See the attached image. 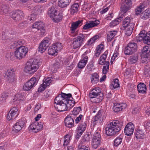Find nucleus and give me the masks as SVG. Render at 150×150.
<instances>
[{
    "mask_svg": "<svg viewBox=\"0 0 150 150\" xmlns=\"http://www.w3.org/2000/svg\"><path fill=\"white\" fill-rule=\"evenodd\" d=\"M104 119L103 116L100 114H98L95 116L93 121V123L95 124L98 123L100 124Z\"/></svg>",
    "mask_w": 150,
    "mask_h": 150,
    "instance_id": "26",
    "label": "nucleus"
},
{
    "mask_svg": "<svg viewBox=\"0 0 150 150\" xmlns=\"http://www.w3.org/2000/svg\"><path fill=\"white\" fill-rule=\"evenodd\" d=\"M14 56H15L14 55V53L13 52H8L6 54V55L7 58L11 59H13Z\"/></svg>",
    "mask_w": 150,
    "mask_h": 150,
    "instance_id": "62",
    "label": "nucleus"
},
{
    "mask_svg": "<svg viewBox=\"0 0 150 150\" xmlns=\"http://www.w3.org/2000/svg\"><path fill=\"white\" fill-rule=\"evenodd\" d=\"M141 18L147 19L150 17V9H147L143 12L141 15Z\"/></svg>",
    "mask_w": 150,
    "mask_h": 150,
    "instance_id": "35",
    "label": "nucleus"
},
{
    "mask_svg": "<svg viewBox=\"0 0 150 150\" xmlns=\"http://www.w3.org/2000/svg\"><path fill=\"white\" fill-rule=\"evenodd\" d=\"M52 80L50 77L45 78L43 80V83L47 87L50 85L52 82Z\"/></svg>",
    "mask_w": 150,
    "mask_h": 150,
    "instance_id": "56",
    "label": "nucleus"
},
{
    "mask_svg": "<svg viewBox=\"0 0 150 150\" xmlns=\"http://www.w3.org/2000/svg\"><path fill=\"white\" fill-rule=\"evenodd\" d=\"M89 140L90 137L88 135H86L82 138L79 144H81L82 145L85 146L86 145V143L89 141Z\"/></svg>",
    "mask_w": 150,
    "mask_h": 150,
    "instance_id": "44",
    "label": "nucleus"
},
{
    "mask_svg": "<svg viewBox=\"0 0 150 150\" xmlns=\"http://www.w3.org/2000/svg\"><path fill=\"white\" fill-rule=\"evenodd\" d=\"M123 123L121 121L115 120L110 122L105 128V133L108 136H112L120 130Z\"/></svg>",
    "mask_w": 150,
    "mask_h": 150,
    "instance_id": "2",
    "label": "nucleus"
},
{
    "mask_svg": "<svg viewBox=\"0 0 150 150\" xmlns=\"http://www.w3.org/2000/svg\"><path fill=\"white\" fill-rule=\"evenodd\" d=\"M28 51V48L25 46H20L14 52V56L17 59H21L24 58Z\"/></svg>",
    "mask_w": 150,
    "mask_h": 150,
    "instance_id": "6",
    "label": "nucleus"
},
{
    "mask_svg": "<svg viewBox=\"0 0 150 150\" xmlns=\"http://www.w3.org/2000/svg\"><path fill=\"white\" fill-rule=\"evenodd\" d=\"M87 123V121H85L84 122L80 124L78 127V129L84 132L86 128Z\"/></svg>",
    "mask_w": 150,
    "mask_h": 150,
    "instance_id": "50",
    "label": "nucleus"
},
{
    "mask_svg": "<svg viewBox=\"0 0 150 150\" xmlns=\"http://www.w3.org/2000/svg\"><path fill=\"white\" fill-rule=\"evenodd\" d=\"M40 62L37 59H30L26 63L24 69L25 73L30 74H33L38 69Z\"/></svg>",
    "mask_w": 150,
    "mask_h": 150,
    "instance_id": "3",
    "label": "nucleus"
},
{
    "mask_svg": "<svg viewBox=\"0 0 150 150\" xmlns=\"http://www.w3.org/2000/svg\"><path fill=\"white\" fill-rule=\"evenodd\" d=\"M99 75L97 73H94L91 74V81L92 83H96L99 80Z\"/></svg>",
    "mask_w": 150,
    "mask_h": 150,
    "instance_id": "39",
    "label": "nucleus"
},
{
    "mask_svg": "<svg viewBox=\"0 0 150 150\" xmlns=\"http://www.w3.org/2000/svg\"><path fill=\"white\" fill-rule=\"evenodd\" d=\"M117 31L113 30L110 31L108 34L107 36V40L108 41H111L114 37L117 34Z\"/></svg>",
    "mask_w": 150,
    "mask_h": 150,
    "instance_id": "42",
    "label": "nucleus"
},
{
    "mask_svg": "<svg viewBox=\"0 0 150 150\" xmlns=\"http://www.w3.org/2000/svg\"><path fill=\"white\" fill-rule=\"evenodd\" d=\"M71 94L62 93L57 96L54 100V106L58 112L69 110L74 105Z\"/></svg>",
    "mask_w": 150,
    "mask_h": 150,
    "instance_id": "1",
    "label": "nucleus"
},
{
    "mask_svg": "<svg viewBox=\"0 0 150 150\" xmlns=\"http://www.w3.org/2000/svg\"><path fill=\"white\" fill-rule=\"evenodd\" d=\"M71 114L67 115L65 118L64 123L65 126L67 127L71 128L74 126V120Z\"/></svg>",
    "mask_w": 150,
    "mask_h": 150,
    "instance_id": "19",
    "label": "nucleus"
},
{
    "mask_svg": "<svg viewBox=\"0 0 150 150\" xmlns=\"http://www.w3.org/2000/svg\"><path fill=\"white\" fill-rule=\"evenodd\" d=\"M103 94L101 93L100 89L95 88L90 92L89 96L91 98H96L95 102L98 103L100 102L103 99Z\"/></svg>",
    "mask_w": 150,
    "mask_h": 150,
    "instance_id": "5",
    "label": "nucleus"
},
{
    "mask_svg": "<svg viewBox=\"0 0 150 150\" xmlns=\"http://www.w3.org/2000/svg\"><path fill=\"white\" fill-rule=\"evenodd\" d=\"M24 99L23 95L20 93H18L15 95L12 98V101L13 102L17 101L18 103H19L21 100Z\"/></svg>",
    "mask_w": 150,
    "mask_h": 150,
    "instance_id": "29",
    "label": "nucleus"
},
{
    "mask_svg": "<svg viewBox=\"0 0 150 150\" xmlns=\"http://www.w3.org/2000/svg\"><path fill=\"white\" fill-rule=\"evenodd\" d=\"M49 39L45 38L41 42L38 48V51L41 53L44 52L49 45Z\"/></svg>",
    "mask_w": 150,
    "mask_h": 150,
    "instance_id": "14",
    "label": "nucleus"
},
{
    "mask_svg": "<svg viewBox=\"0 0 150 150\" xmlns=\"http://www.w3.org/2000/svg\"><path fill=\"white\" fill-rule=\"evenodd\" d=\"M79 150H88V148L84 145H82L81 144L79 145Z\"/></svg>",
    "mask_w": 150,
    "mask_h": 150,
    "instance_id": "64",
    "label": "nucleus"
},
{
    "mask_svg": "<svg viewBox=\"0 0 150 150\" xmlns=\"http://www.w3.org/2000/svg\"><path fill=\"white\" fill-rule=\"evenodd\" d=\"M37 82L35 77H32L25 83L23 86V89L25 91L30 90L37 84Z\"/></svg>",
    "mask_w": 150,
    "mask_h": 150,
    "instance_id": "9",
    "label": "nucleus"
},
{
    "mask_svg": "<svg viewBox=\"0 0 150 150\" xmlns=\"http://www.w3.org/2000/svg\"><path fill=\"white\" fill-rule=\"evenodd\" d=\"M103 44H100L98 45L95 50V55L96 57H98L103 51Z\"/></svg>",
    "mask_w": 150,
    "mask_h": 150,
    "instance_id": "31",
    "label": "nucleus"
},
{
    "mask_svg": "<svg viewBox=\"0 0 150 150\" xmlns=\"http://www.w3.org/2000/svg\"><path fill=\"white\" fill-rule=\"evenodd\" d=\"M62 48L61 43H57L50 46L48 51V54L50 55H54L57 52L60 51Z\"/></svg>",
    "mask_w": 150,
    "mask_h": 150,
    "instance_id": "10",
    "label": "nucleus"
},
{
    "mask_svg": "<svg viewBox=\"0 0 150 150\" xmlns=\"http://www.w3.org/2000/svg\"><path fill=\"white\" fill-rule=\"evenodd\" d=\"M137 89L139 93H145L146 90V85L143 83H139L137 86Z\"/></svg>",
    "mask_w": 150,
    "mask_h": 150,
    "instance_id": "30",
    "label": "nucleus"
},
{
    "mask_svg": "<svg viewBox=\"0 0 150 150\" xmlns=\"http://www.w3.org/2000/svg\"><path fill=\"white\" fill-rule=\"evenodd\" d=\"M43 125L41 122L39 123L37 122L32 123L29 127V129L34 132H37L43 127Z\"/></svg>",
    "mask_w": 150,
    "mask_h": 150,
    "instance_id": "16",
    "label": "nucleus"
},
{
    "mask_svg": "<svg viewBox=\"0 0 150 150\" xmlns=\"http://www.w3.org/2000/svg\"><path fill=\"white\" fill-rule=\"evenodd\" d=\"M1 12H2L5 13H6L8 11V7L4 5H2L1 7Z\"/></svg>",
    "mask_w": 150,
    "mask_h": 150,
    "instance_id": "60",
    "label": "nucleus"
},
{
    "mask_svg": "<svg viewBox=\"0 0 150 150\" xmlns=\"http://www.w3.org/2000/svg\"><path fill=\"white\" fill-rule=\"evenodd\" d=\"M22 45L23 43L22 41L19 40L16 42H15L14 43H12L11 48H16V49H17L20 46H22Z\"/></svg>",
    "mask_w": 150,
    "mask_h": 150,
    "instance_id": "47",
    "label": "nucleus"
},
{
    "mask_svg": "<svg viewBox=\"0 0 150 150\" xmlns=\"http://www.w3.org/2000/svg\"><path fill=\"white\" fill-rule=\"evenodd\" d=\"M23 17V13L21 11H18L15 13H13L11 15V18L16 21H19Z\"/></svg>",
    "mask_w": 150,
    "mask_h": 150,
    "instance_id": "21",
    "label": "nucleus"
},
{
    "mask_svg": "<svg viewBox=\"0 0 150 150\" xmlns=\"http://www.w3.org/2000/svg\"><path fill=\"white\" fill-rule=\"evenodd\" d=\"M135 126L134 124L131 122L127 124L124 129L125 134L127 136H130L134 132Z\"/></svg>",
    "mask_w": 150,
    "mask_h": 150,
    "instance_id": "17",
    "label": "nucleus"
},
{
    "mask_svg": "<svg viewBox=\"0 0 150 150\" xmlns=\"http://www.w3.org/2000/svg\"><path fill=\"white\" fill-rule=\"evenodd\" d=\"M89 52L88 51L85 52L82 55V57L78 64L79 68L82 69L86 66L88 62V55Z\"/></svg>",
    "mask_w": 150,
    "mask_h": 150,
    "instance_id": "13",
    "label": "nucleus"
},
{
    "mask_svg": "<svg viewBox=\"0 0 150 150\" xmlns=\"http://www.w3.org/2000/svg\"><path fill=\"white\" fill-rule=\"evenodd\" d=\"M144 74L146 77H149L150 76V65H147L145 67Z\"/></svg>",
    "mask_w": 150,
    "mask_h": 150,
    "instance_id": "52",
    "label": "nucleus"
},
{
    "mask_svg": "<svg viewBox=\"0 0 150 150\" xmlns=\"http://www.w3.org/2000/svg\"><path fill=\"white\" fill-rule=\"evenodd\" d=\"M130 23H133L131 22V20L130 17H127L125 18L123 22L122 27H125L126 26L130 25Z\"/></svg>",
    "mask_w": 150,
    "mask_h": 150,
    "instance_id": "46",
    "label": "nucleus"
},
{
    "mask_svg": "<svg viewBox=\"0 0 150 150\" xmlns=\"http://www.w3.org/2000/svg\"><path fill=\"white\" fill-rule=\"evenodd\" d=\"M137 48L136 43L134 42L129 43L125 48V54L126 55H130L136 52Z\"/></svg>",
    "mask_w": 150,
    "mask_h": 150,
    "instance_id": "8",
    "label": "nucleus"
},
{
    "mask_svg": "<svg viewBox=\"0 0 150 150\" xmlns=\"http://www.w3.org/2000/svg\"><path fill=\"white\" fill-rule=\"evenodd\" d=\"M32 12L36 14L40 13L43 10V6L40 5L35 6L32 9Z\"/></svg>",
    "mask_w": 150,
    "mask_h": 150,
    "instance_id": "32",
    "label": "nucleus"
},
{
    "mask_svg": "<svg viewBox=\"0 0 150 150\" xmlns=\"http://www.w3.org/2000/svg\"><path fill=\"white\" fill-rule=\"evenodd\" d=\"M51 18L54 22H59L62 19V15L58 12Z\"/></svg>",
    "mask_w": 150,
    "mask_h": 150,
    "instance_id": "38",
    "label": "nucleus"
},
{
    "mask_svg": "<svg viewBox=\"0 0 150 150\" xmlns=\"http://www.w3.org/2000/svg\"><path fill=\"white\" fill-rule=\"evenodd\" d=\"M145 6L144 3L141 4L140 5L138 6L135 9V13L136 15H138L140 14L142 11L144 10Z\"/></svg>",
    "mask_w": 150,
    "mask_h": 150,
    "instance_id": "37",
    "label": "nucleus"
},
{
    "mask_svg": "<svg viewBox=\"0 0 150 150\" xmlns=\"http://www.w3.org/2000/svg\"><path fill=\"white\" fill-rule=\"evenodd\" d=\"M99 23L100 22L98 21H90L84 25L83 29L84 30L88 29L97 26L99 24Z\"/></svg>",
    "mask_w": 150,
    "mask_h": 150,
    "instance_id": "23",
    "label": "nucleus"
},
{
    "mask_svg": "<svg viewBox=\"0 0 150 150\" xmlns=\"http://www.w3.org/2000/svg\"><path fill=\"white\" fill-rule=\"evenodd\" d=\"M122 141V138L121 137H117L114 140V145L117 146L120 145Z\"/></svg>",
    "mask_w": 150,
    "mask_h": 150,
    "instance_id": "49",
    "label": "nucleus"
},
{
    "mask_svg": "<svg viewBox=\"0 0 150 150\" xmlns=\"http://www.w3.org/2000/svg\"><path fill=\"white\" fill-rule=\"evenodd\" d=\"M71 1V0H59L58 5L61 8L66 7L69 5Z\"/></svg>",
    "mask_w": 150,
    "mask_h": 150,
    "instance_id": "27",
    "label": "nucleus"
},
{
    "mask_svg": "<svg viewBox=\"0 0 150 150\" xmlns=\"http://www.w3.org/2000/svg\"><path fill=\"white\" fill-rule=\"evenodd\" d=\"M127 107L125 103H117L114 105L113 109L114 112H118L125 109Z\"/></svg>",
    "mask_w": 150,
    "mask_h": 150,
    "instance_id": "22",
    "label": "nucleus"
},
{
    "mask_svg": "<svg viewBox=\"0 0 150 150\" xmlns=\"http://www.w3.org/2000/svg\"><path fill=\"white\" fill-rule=\"evenodd\" d=\"M72 135L71 134H67L64 137V140L63 145L64 146H67L70 142L71 139Z\"/></svg>",
    "mask_w": 150,
    "mask_h": 150,
    "instance_id": "43",
    "label": "nucleus"
},
{
    "mask_svg": "<svg viewBox=\"0 0 150 150\" xmlns=\"http://www.w3.org/2000/svg\"><path fill=\"white\" fill-rule=\"evenodd\" d=\"M14 72L15 70L13 68L8 69L5 71L6 78L10 82H14L16 80Z\"/></svg>",
    "mask_w": 150,
    "mask_h": 150,
    "instance_id": "11",
    "label": "nucleus"
},
{
    "mask_svg": "<svg viewBox=\"0 0 150 150\" xmlns=\"http://www.w3.org/2000/svg\"><path fill=\"white\" fill-rule=\"evenodd\" d=\"M118 81H119L117 79H114L110 85V88L112 89H113L118 87L120 86Z\"/></svg>",
    "mask_w": 150,
    "mask_h": 150,
    "instance_id": "40",
    "label": "nucleus"
},
{
    "mask_svg": "<svg viewBox=\"0 0 150 150\" xmlns=\"http://www.w3.org/2000/svg\"><path fill=\"white\" fill-rule=\"evenodd\" d=\"M101 136L99 132H95L92 137L91 142L92 147L95 149H97L100 143Z\"/></svg>",
    "mask_w": 150,
    "mask_h": 150,
    "instance_id": "7",
    "label": "nucleus"
},
{
    "mask_svg": "<svg viewBox=\"0 0 150 150\" xmlns=\"http://www.w3.org/2000/svg\"><path fill=\"white\" fill-rule=\"evenodd\" d=\"M57 12V9L54 7H51L49 8L47 12V14L48 16L51 18L55 14H56Z\"/></svg>",
    "mask_w": 150,
    "mask_h": 150,
    "instance_id": "28",
    "label": "nucleus"
},
{
    "mask_svg": "<svg viewBox=\"0 0 150 150\" xmlns=\"http://www.w3.org/2000/svg\"><path fill=\"white\" fill-rule=\"evenodd\" d=\"M138 56L137 55L131 56L130 57L129 61L131 63L134 64L135 63L138 59Z\"/></svg>",
    "mask_w": 150,
    "mask_h": 150,
    "instance_id": "55",
    "label": "nucleus"
},
{
    "mask_svg": "<svg viewBox=\"0 0 150 150\" xmlns=\"http://www.w3.org/2000/svg\"><path fill=\"white\" fill-rule=\"evenodd\" d=\"M135 133L136 137L137 139H142L144 137V134L142 130L138 129Z\"/></svg>",
    "mask_w": 150,
    "mask_h": 150,
    "instance_id": "41",
    "label": "nucleus"
},
{
    "mask_svg": "<svg viewBox=\"0 0 150 150\" xmlns=\"http://www.w3.org/2000/svg\"><path fill=\"white\" fill-rule=\"evenodd\" d=\"M142 55L149 56V54L150 52V45H149L144 47L142 50Z\"/></svg>",
    "mask_w": 150,
    "mask_h": 150,
    "instance_id": "34",
    "label": "nucleus"
},
{
    "mask_svg": "<svg viewBox=\"0 0 150 150\" xmlns=\"http://www.w3.org/2000/svg\"><path fill=\"white\" fill-rule=\"evenodd\" d=\"M36 18V16L35 14H32L30 16L28 17L27 21L29 23H31L32 22L35 20Z\"/></svg>",
    "mask_w": 150,
    "mask_h": 150,
    "instance_id": "54",
    "label": "nucleus"
},
{
    "mask_svg": "<svg viewBox=\"0 0 150 150\" xmlns=\"http://www.w3.org/2000/svg\"><path fill=\"white\" fill-rule=\"evenodd\" d=\"M25 125L24 119H21L19 120L14 125L13 130L16 132H18Z\"/></svg>",
    "mask_w": 150,
    "mask_h": 150,
    "instance_id": "15",
    "label": "nucleus"
},
{
    "mask_svg": "<svg viewBox=\"0 0 150 150\" xmlns=\"http://www.w3.org/2000/svg\"><path fill=\"white\" fill-rule=\"evenodd\" d=\"M121 21V18H118L117 19L113 21L110 23V26L112 27L115 26L118 24L119 23V22H120Z\"/></svg>",
    "mask_w": 150,
    "mask_h": 150,
    "instance_id": "53",
    "label": "nucleus"
},
{
    "mask_svg": "<svg viewBox=\"0 0 150 150\" xmlns=\"http://www.w3.org/2000/svg\"><path fill=\"white\" fill-rule=\"evenodd\" d=\"M47 86L45 85L44 83H43L39 87L38 91L39 92H41L42 91H44L46 88Z\"/></svg>",
    "mask_w": 150,
    "mask_h": 150,
    "instance_id": "61",
    "label": "nucleus"
},
{
    "mask_svg": "<svg viewBox=\"0 0 150 150\" xmlns=\"http://www.w3.org/2000/svg\"><path fill=\"white\" fill-rule=\"evenodd\" d=\"M143 56L142 55V63L146 64L149 62V59L148 58L149 56Z\"/></svg>",
    "mask_w": 150,
    "mask_h": 150,
    "instance_id": "58",
    "label": "nucleus"
},
{
    "mask_svg": "<svg viewBox=\"0 0 150 150\" xmlns=\"http://www.w3.org/2000/svg\"><path fill=\"white\" fill-rule=\"evenodd\" d=\"M59 62H56L51 65L49 67L50 69L52 72H55L57 71V69L59 67Z\"/></svg>",
    "mask_w": 150,
    "mask_h": 150,
    "instance_id": "48",
    "label": "nucleus"
},
{
    "mask_svg": "<svg viewBox=\"0 0 150 150\" xmlns=\"http://www.w3.org/2000/svg\"><path fill=\"white\" fill-rule=\"evenodd\" d=\"M99 38L98 35H95L91 38L88 40L87 43V45L90 46L93 44L95 42V41L98 39Z\"/></svg>",
    "mask_w": 150,
    "mask_h": 150,
    "instance_id": "45",
    "label": "nucleus"
},
{
    "mask_svg": "<svg viewBox=\"0 0 150 150\" xmlns=\"http://www.w3.org/2000/svg\"><path fill=\"white\" fill-rule=\"evenodd\" d=\"M87 35L85 34L80 33L73 40L72 45L74 48L80 47L86 40Z\"/></svg>",
    "mask_w": 150,
    "mask_h": 150,
    "instance_id": "4",
    "label": "nucleus"
},
{
    "mask_svg": "<svg viewBox=\"0 0 150 150\" xmlns=\"http://www.w3.org/2000/svg\"><path fill=\"white\" fill-rule=\"evenodd\" d=\"M108 54V51H106L100 57L99 62V64H100L102 65L105 63V62H105V60Z\"/></svg>",
    "mask_w": 150,
    "mask_h": 150,
    "instance_id": "33",
    "label": "nucleus"
},
{
    "mask_svg": "<svg viewBox=\"0 0 150 150\" xmlns=\"http://www.w3.org/2000/svg\"><path fill=\"white\" fill-rule=\"evenodd\" d=\"M44 27V25L42 22H36L32 25L31 30L33 32H36Z\"/></svg>",
    "mask_w": 150,
    "mask_h": 150,
    "instance_id": "20",
    "label": "nucleus"
},
{
    "mask_svg": "<svg viewBox=\"0 0 150 150\" xmlns=\"http://www.w3.org/2000/svg\"><path fill=\"white\" fill-rule=\"evenodd\" d=\"M83 20L73 22L71 24V33H74L75 30L78 27L81 26L82 24Z\"/></svg>",
    "mask_w": 150,
    "mask_h": 150,
    "instance_id": "24",
    "label": "nucleus"
},
{
    "mask_svg": "<svg viewBox=\"0 0 150 150\" xmlns=\"http://www.w3.org/2000/svg\"><path fill=\"white\" fill-rule=\"evenodd\" d=\"M136 39L139 41L143 40L145 43L150 42V38L146 34V32L144 30L140 32L138 35L136 37Z\"/></svg>",
    "mask_w": 150,
    "mask_h": 150,
    "instance_id": "12",
    "label": "nucleus"
},
{
    "mask_svg": "<svg viewBox=\"0 0 150 150\" xmlns=\"http://www.w3.org/2000/svg\"><path fill=\"white\" fill-rule=\"evenodd\" d=\"M16 115L14 113H11L10 112H9L7 114V119L8 120L13 119L15 118Z\"/></svg>",
    "mask_w": 150,
    "mask_h": 150,
    "instance_id": "59",
    "label": "nucleus"
},
{
    "mask_svg": "<svg viewBox=\"0 0 150 150\" xmlns=\"http://www.w3.org/2000/svg\"><path fill=\"white\" fill-rule=\"evenodd\" d=\"M103 69V73L104 74H106L108 70L109 65V63L108 62H105L104 64Z\"/></svg>",
    "mask_w": 150,
    "mask_h": 150,
    "instance_id": "51",
    "label": "nucleus"
},
{
    "mask_svg": "<svg viewBox=\"0 0 150 150\" xmlns=\"http://www.w3.org/2000/svg\"><path fill=\"white\" fill-rule=\"evenodd\" d=\"M83 119V116L82 115H80L77 117L75 120V122L76 123H78L80 121L82 120Z\"/></svg>",
    "mask_w": 150,
    "mask_h": 150,
    "instance_id": "63",
    "label": "nucleus"
},
{
    "mask_svg": "<svg viewBox=\"0 0 150 150\" xmlns=\"http://www.w3.org/2000/svg\"><path fill=\"white\" fill-rule=\"evenodd\" d=\"M121 5L122 11L126 13L131 8L132 5L131 0H122Z\"/></svg>",
    "mask_w": 150,
    "mask_h": 150,
    "instance_id": "18",
    "label": "nucleus"
},
{
    "mask_svg": "<svg viewBox=\"0 0 150 150\" xmlns=\"http://www.w3.org/2000/svg\"><path fill=\"white\" fill-rule=\"evenodd\" d=\"M81 110V108L79 107H74L72 111V114H71L72 116L78 114Z\"/></svg>",
    "mask_w": 150,
    "mask_h": 150,
    "instance_id": "57",
    "label": "nucleus"
},
{
    "mask_svg": "<svg viewBox=\"0 0 150 150\" xmlns=\"http://www.w3.org/2000/svg\"><path fill=\"white\" fill-rule=\"evenodd\" d=\"M79 6L77 3H74L71 6L70 9V13L71 14H74L78 11V8Z\"/></svg>",
    "mask_w": 150,
    "mask_h": 150,
    "instance_id": "36",
    "label": "nucleus"
},
{
    "mask_svg": "<svg viewBox=\"0 0 150 150\" xmlns=\"http://www.w3.org/2000/svg\"><path fill=\"white\" fill-rule=\"evenodd\" d=\"M134 25V23H130V25L125 27H123V29L125 30V34L126 35L129 36L131 34Z\"/></svg>",
    "mask_w": 150,
    "mask_h": 150,
    "instance_id": "25",
    "label": "nucleus"
}]
</instances>
